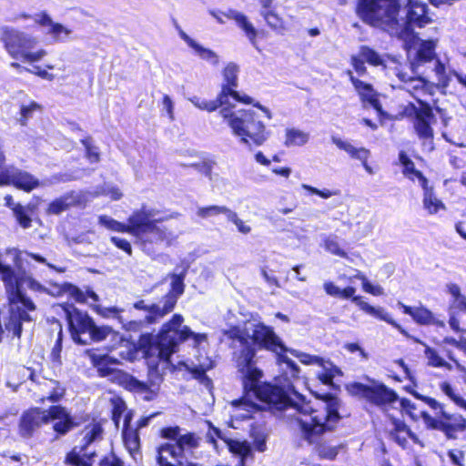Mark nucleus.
<instances>
[{"label": "nucleus", "mask_w": 466, "mask_h": 466, "mask_svg": "<svg viewBox=\"0 0 466 466\" xmlns=\"http://www.w3.org/2000/svg\"><path fill=\"white\" fill-rule=\"evenodd\" d=\"M225 335L232 339L234 347L237 343L241 350L237 355V365L242 375L245 396L240 400L232 401V417L237 420H247L259 412V407L250 398L255 397L259 400L277 403H285L287 396L285 392L270 383L261 382L262 371L255 366V350L249 345L248 339L273 352L285 350L281 339L274 330L262 323L251 324L245 330L238 327L226 330Z\"/></svg>", "instance_id": "f257e3e1"}, {"label": "nucleus", "mask_w": 466, "mask_h": 466, "mask_svg": "<svg viewBox=\"0 0 466 466\" xmlns=\"http://www.w3.org/2000/svg\"><path fill=\"white\" fill-rule=\"evenodd\" d=\"M339 400L329 397L328 400L318 403L314 407L310 401L301 397L285 411L287 416L295 417L300 429V437L321 457L334 459L340 446L327 443V433L330 431L339 420Z\"/></svg>", "instance_id": "f03ea898"}, {"label": "nucleus", "mask_w": 466, "mask_h": 466, "mask_svg": "<svg viewBox=\"0 0 466 466\" xmlns=\"http://www.w3.org/2000/svg\"><path fill=\"white\" fill-rule=\"evenodd\" d=\"M184 319L175 314L170 321L164 324L160 332L154 336L144 334L139 339L148 366L149 375L160 379L171 364L170 357L175 353L180 342L191 339L195 348H204L207 336L204 333H195L187 326H183Z\"/></svg>", "instance_id": "7ed1b4c3"}, {"label": "nucleus", "mask_w": 466, "mask_h": 466, "mask_svg": "<svg viewBox=\"0 0 466 466\" xmlns=\"http://www.w3.org/2000/svg\"><path fill=\"white\" fill-rule=\"evenodd\" d=\"M161 220H163L162 217L147 214L145 211L137 212L131 216L127 225L107 216L99 218L100 224L105 228L117 232H128L135 236L143 250L148 255H154L161 248L169 246L173 240L171 232L156 224Z\"/></svg>", "instance_id": "20e7f679"}, {"label": "nucleus", "mask_w": 466, "mask_h": 466, "mask_svg": "<svg viewBox=\"0 0 466 466\" xmlns=\"http://www.w3.org/2000/svg\"><path fill=\"white\" fill-rule=\"evenodd\" d=\"M284 348L285 350H279V352L275 353L278 355V362L284 372L285 380H287V385H285L284 387H279L278 385L273 386L283 390L285 392V395L287 396V400H285V403H283V405L282 403H275L271 401L262 400L265 403L274 405L277 410L289 411L290 410H288V408L291 407L293 402L298 401L299 397H301L305 400V398L302 395L298 394L297 392H293L295 399H292L290 396V392L293 391L290 383V379H295L299 376V369L293 360L289 359L287 356L283 355V352H290V354L298 358L301 363L319 365L320 367V370L318 371L317 377L325 385L333 387L334 379L342 376L341 370L335 366L330 361L324 360L317 356H312L304 352L298 351L296 350H289L285 346Z\"/></svg>", "instance_id": "39448f33"}, {"label": "nucleus", "mask_w": 466, "mask_h": 466, "mask_svg": "<svg viewBox=\"0 0 466 466\" xmlns=\"http://www.w3.org/2000/svg\"><path fill=\"white\" fill-rule=\"evenodd\" d=\"M231 134L245 146H261L269 137V131L258 113L251 109H234V106H223L218 112Z\"/></svg>", "instance_id": "423d86ee"}, {"label": "nucleus", "mask_w": 466, "mask_h": 466, "mask_svg": "<svg viewBox=\"0 0 466 466\" xmlns=\"http://www.w3.org/2000/svg\"><path fill=\"white\" fill-rule=\"evenodd\" d=\"M162 437L173 440L175 443H165L158 447L156 466H183L188 457H196L195 451L202 439L195 432H182L181 428L168 427L161 431Z\"/></svg>", "instance_id": "0eeeda50"}, {"label": "nucleus", "mask_w": 466, "mask_h": 466, "mask_svg": "<svg viewBox=\"0 0 466 466\" xmlns=\"http://www.w3.org/2000/svg\"><path fill=\"white\" fill-rule=\"evenodd\" d=\"M53 421V430L57 436L66 435L75 426L73 417L66 408L55 405L48 410L33 408L25 411L19 420L18 433L23 438H30L45 424Z\"/></svg>", "instance_id": "6e6552de"}, {"label": "nucleus", "mask_w": 466, "mask_h": 466, "mask_svg": "<svg viewBox=\"0 0 466 466\" xmlns=\"http://www.w3.org/2000/svg\"><path fill=\"white\" fill-rule=\"evenodd\" d=\"M0 41L13 59L24 63L39 62L47 55L46 49L35 48L38 45L37 37L12 26L5 25L0 28Z\"/></svg>", "instance_id": "1a4fd4ad"}, {"label": "nucleus", "mask_w": 466, "mask_h": 466, "mask_svg": "<svg viewBox=\"0 0 466 466\" xmlns=\"http://www.w3.org/2000/svg\"><path fill=\"white\" fill-rule=\"evenodd\" d=\"M399 8L397 0H359L356 12L364 23L381 27L393 35L400 29Z\"/></svg>", "instance_id": "9d476101"}, {"label": "nucleus", "mask_w": 466, "mask_h": 466, "mask_svg": "<svg viewBox=\"0 0 466 466\" xmlns=\"http://www.w3.org/2000/svg\"><path fill=\"white\" fill-rule=\"evenodd\" d=\"M88 357L100 377L107 378L128 390L141 392L146 390V384L116 368L119 362L115 357L95 351L88 352Z\"/></svg>", "instance_id": "9b49d317"}, {"label": "nucleus", "mask_w": 466, "mask_h": 466, "mask_svg": "<svg viewBox=\"0 0 466 466\" xmlns=\"http://www.w3.org/2000/svg\"><path fill=\"white\" fill-rule=\"evenodd\" d=\"M427 5L420 0H408L406 21H399L400 37L412 35L414 27H423L431 23V19L427 14Z\"/></svg>", "instance_id": "f8f14e48"}, {"label": "nucleus", "mask_w": 466, "mask_h": 466, "mask_svg": "<svg viewBox=\"0 0 466 466\" xmlns=\"http://www.w3.org/2000/svg\"><path fill=\"white\" fill-rule=\"evenodd\" d=\"M13 185L16 188L30 192L40 185V182L30 173L19 169L13 165L0 166V186Z\"/></svg>", "instance_id": "ddd939ff"}, {"label": "nucleus", "mask_w": 466, "mask_h": 466, "mask_svg": "<svg viewBox=\"0 0 466 466\" xmlns=\"http://www.w3.org/2000/svg\"><path fill=\"white\" fill-rule=\"evenodd\" d=\"M238 66L235 63H228L223 70L224 84L218 95V102L223 106L229 105L230 99L244 104H250L251 98L241 96L234 88L238 86Z\"/></svg>", "instance_id": "4468645a"}, {"label": "nucleus", "mask_w": 466, "mask_h": 466, "mask_svg": "<svg viewBox=\"0 0 466 466\" xmlns=\"http://www.w3.org/2000/svg\"><path fill=\"white\" fill-rule=\"evenodd\" d=\"M66 311L73 340L78 344H86V336L89 335L94 324L93 319L86 312L74 307L67 308Z\"/></svg>", "instance_id": "2eb2a0df"}, {"label": "nucleus", "mask_w": 466, "mask_h": 466, "mask_svg": "<svg viewBox=\"0 0 466 466\" xmlns=\"http://www.w3.org/2000/svg\"><path fill=\"white\" fill-rule=\"evenodd\" d=\"M350 387L354 393L361 395L378 406L391 404L398 400L397 393L384 384L367 386L361 383H354Z\"/></svg>", "instance_id": "dca6fc26"}, {"label": "nucleus", "mask_w": 466, "mask_h": 466, "mask_svg": "<svg viewBox=\"0 0 466 466\" xmlns=\"http://www.w3.org/2000/svg\"><path fill=\"white\" fill-rule=\"evenodd\" d=\"M435 117L431 107H421L416 111L413 127L415 132L421 141L424 150L432 151L434 149L433 129L431 124Z\"/></svg>", "instance_id": "f3484780"}, {"label": "nucleus", "mask_w": 466, "mask_h": 466, "mask_svg": "<svg viewBox=\"0 0 466 466\" xmlns=\"http://www.w3.org/2000/svg\"><path fill=\"white\" fill-rule=\"evenodd\" d=\"M413 41L407 44V56L413 70L435 58L436 43L433 40H420L412 35Z\"/></svg>", "instance_id": "a211bd4d"}, {"label": "nucleus", "mask_w": 466, "mask_h": 466, "mask_svg": "<svg viewBox=\"0 0 466 466\" xmlns=\"http://www.w3.org/2000/svg\"><path fill=\"white\" fill-rule=\"evenodd\" d=\"M355 292L356 289L353 287H347L343 289H340L339 298H351L352 301L365 313L380 320L386 321L400 330L402 334L408 336L407 332L390 317V315L383 308L373 307L370 305L368 302L364 301L361 297L354 296Z\"/></svg>", "instance_id": "6ab92c4d"}, {"label": "nucleus", "mask_w": 466, "mask_h": 466, "mask_svg": "<svg viewBox=\"0 0 466 466\" xmlns=\"http://www.w3.org/2000/svg\"><path fill=\"white\" fill-rule=\"evenodd\" d=\"M171 289L169 292L162 299L163 306L160 305L151 309L152 314L165 316L171 312L177 304V299L184 292V273L171 275Z\"/></svg>", "instance_id": "aec40b11"}, {"label": "nucleus", "mask_w": 466, "mask_h": 466, "mask_svg": "<svg viewBox=\"0 0 466 466\" xmlns=\"http://www.w3.org/2000/svg\"><path fill=\"white\" fill-rule=\"evenodd\" d=\"M103 430L99 424H91L81 432L82 439L78 445L75 446L71 452L76 456L86 457L90 460L95 456V451L91 450L93 443L102 439Z\"/></svg>", "instance_id": "412c9836"}, {"label": "nucleus", "mask_w": 466, "mask_h": 466, "mask_svg": "<svg viewBox=\"0 0 466 466\" xmlns=\"http://www.w3.org/2000/svg\"><path fill=\"white\" fill-rule=\"evenodd\" d=\"M347 74L350 76V80L352 83L356 91L358 92L362 103L370 105L380 115H381L382 107L378 99V94L373 89L372 86L370 84L365 83V82L356 78L352 75L351 71H348Z\"/></svg>", "instance_id": "4be33fe9"}, {"label": "nucleus", "mask_w": 466, "mask_h": 466, "mask_svg": "<svg viewBox=\"0 0 466 466\" xmlns=\"http://www.w3.org/2000/svg\"><path fill=\"white\" fill-rule=\"evenodd\" d=\"M33 20L44 27H47V34L51 35L56 41L64 42L71 34V30L61 24L55 23L45 12L35 14Z\"/></svg>", "instance_id": "5701e85b"}, {"label": "nucleus", "mask_w": 466, "mask_h": 466, "mask_svg": "<svg viewBox=\"0 0 466 466\" xmlns=\"http://www.w3.org/2000/svg\"><path fill=\"white\" fill-rule=\"evenodd\" d=\"M392 425L393 428L390 432V437L402 449H409L410 440L414 443L423 447L422 442L419 440L417 435L413 433L402 420H393Z\"/></svg>", "instance_id": "b1692460"}, {"label": "nucleus", "mask_w": 466, "mask_h": 466, "mask_svg": "<svg viewBox=\"0 0 466 466\" xmlns=\"http://www.w3.org/2000/svg\"><path fill=\"white\" fill-rule=\"evenodd\" d=\"M223 15L226 18L233 20L236 25L244 32L251 45L258 48L256 42L258 31L244 13L236 9L228 8L223 13Z\"/></svg>", "instance_id": "393cba45"}, {"label": "nucleus", "mask_w": 466, "mask_h": 466, "mask_svg": "<svg viewBox=\"0 0 466 466\" xmlns=\"http://www.w3.org/2000/svg\"><path fill=\"white\" fill-rule=\"evenodd\" d=\"M223 15L226 18L233 20L236 25L244 32L251 45L258 48L256 42L258 31L244 13L236 9L228 8L223 13Z\"/></svg>", "instance_id": "a878e982"}, {"label": "nucleus", "mask_w": 466, "mask_h": 466, "mask_svg": "<svg viewBox=\"0 0 466 466\" xmlns=\"http://www.w3.org/2000/svg\"><path fill=\"white\" fill-rule=\"evenodd\" d=\"M331 140L339 149L348 153L350 157L361 161L363 167L369 174H373L372 167L368 164V159L370 156L369 149L365 147H356L349 141L343 140L338 137H332Z\"/></svg>", "instance_id": "bb28decb"}, {"label": "nucleus", "mask_w": 466, "mask_h": 466, "mask_svg": "<svg viewBox=\"0 0 466 466\" xmlns=\"http://www.w3.org/2000/svg\"><path fill=\"white\" fill-rule=\"evenodd\" d=\"M398 305L403 309L405 314L410 315L415 322L420 325H431L437 324L443 326V322L437 321L434 318L433 313L424 307H416L412 308L410 306H406L401 302H399Z\"/></svg>", "instance_id": "cd10ccee"}, {"label": "nucleus", "mask_w": 466, "mask_h": 466, "mask_svg": "<svg viewBox=\"0 0 466 466\" xmlns=\"http://www.w3.org/2000/svg\"><path fill=\"white\" fill-rule=\"evenodd\" d=\"M441 418H443V432L449 437L456 431L466 430V419L461 414H450L441 410Z\"/></svg>", "instance_id": "c85d7f7f"}, {"label": "nucleus", "mask_w": 466, "mask_h": 466, "mask_svg": "<svg viewBox=\"0 0 466 466\" xmlns=\"http://www.w3.org/2000/svg\"><path fill=\"white\" fill-rule=\"evenodd\" d=\"M446 291L451 295L449 311L466 312V296L461 293V288L456 283H448L446 285Z\"/></svg>", "instance_id": "c756f323"}, {"label": "nucleus", "mask_w": 466, "mask_h": 466, "mask_svg": "<svg viewBox=\"0 0 466 466\" xmlns=\"http://www.w3.org/2000/svg\"><path fill=\"white\" fill-rule=\"evenodd\" d=\"M187 369L194 374L197 379H206V372L213 368V361L210 358L202 353L196 356L195 360H191L190 364H186Z\"/></svg>", "instance_id": "7c9ffc66"}, {"label": "nucleus", "mask_w": 466, "mask_h": 466, "mask_svg": "<svg viewBox=\"0 0 466 466\" xmlns=\"http://www.w3.org/2000/svg\"><path fill=\"white\" fill-rule=\"evenodd\" d=\"M122 435L125 447L131 457L135 461L140 460V440L137 431L132 429H123Z\"/></svg>", "instance_id": "2f4dec72"}, {"label": "nucleus", "mask_w": 466, "mask_h": 466, "mask_svg": "<svg viewBox=\"0 0 466 466\" xmlns=\"http://www.w3.org/2000/svg\"><path fill=\"white\" fill-rule=\"evenodd\" d=\"M309 140V134L296 127H288L285 130L284 145L287 147H302Z\"/></svg>", "instance_id": "473e14b6"}, {"label": "nucleus", "mask_w": 466, "mask_h": 466, "mask_svg": "<svg viewBox=\"0 0 466 466\" xmlns=\"http://www.w3.org/2000/svg\"><path fill=\"white\" fill-rule=\"evenodd\" d=\"M399 160L403 167V174L413 181L417 179L420 185L425 187L427 179L420 171L415 169L414 163L404 152L400 153Z\"/></svg>", "instance_id": "72a5a7b5"}, {"label": "nucleus", "mask_w": 466, "mask_h": 466, "mask_svg": "<svg viewBox=\"0 0 466 466\" xmlns=\"http://www.w3.org/2000/svg\"><path fill=\"white\" fill-rule=\"evenodd\" d=\"M86 337L87 342L89 340L99 342L106 339L107 337H111L113 339L117 341L122 340L119 334L115 332L110 327L96 326L95 323L92 326L89 335Z\"/></svg>", "instance_id": "f704fd0d"}, {"label": "nucleus", "mask_w": 466, "mask_h": 466, "mask_svg": "<svg viewBox=\"0 0 466 466\" xmlns=\"http://www.w3.org/2000/svg\"><path fill=\"white\" fill-rule=\"evenodd\" d=\"M13 212L22 228H27L31 226L33 217L35 216L34 208H32L31 206H15Z\"/></svg>", "instance_id": "c9c22d12"}, {"label": "nucleus", "mask_w": 466, "mask_h": 466, "mask_svg": "<svg viewBox=\"0 0 466 466\" xmlns=\"http://www.w3.org/2000/svg\"><path fill=\"white\" fill-rule=\"evenodd\" d=\"M439 388L456 406L466 410V400L457 392V389L449 381H441L439 384Z\"/></svg>", "instance_id": "e433bc0d"}, {"label": "nucleus", "mask_w": 466, "mask_h": 466, "mask_svg": "<svg viewBox=\"0 0 466 466\" xmlns=\"http://www.w3.org/2000/svg\"><path fill=\"white\" fill-rule=\"evenodd\" d=\"M41 106L35 101H30L28 104H22L20 107V117L18 122L21 126H26L29 119L34 114L40 111Z\"/></svg>", "instance_id": "4c0bfd02"}, {"label": "nucleus", "mask_w": 466, "mask_h": 466, "mask_svg": "<svg viewBox=\"0 0 466 466\" xmlns=\"http://www.w3.org/2000/svg\"><path fill=\"white\" fill-rule=\"evenodd\" d=\"M353 278L359 279L362 281V289L365 292L374 296H381L384 294V289L381 286L371 284L360 271L356 270V274L353 277L349 278V280L351 281Z\"/></svg>", "instance_id": "58836bf2"}, {"label": "nucleus", "mask_w": 466, "mask_h": 466, "mask_svg": "<svg viewBox=\"0 0 466 466\" xmlns=\"http://www.w3.org/2000/svg\"><path fill=\"white\" fill-rule=\"evenodd\" d=\"M260 15L272 29L281 30L284 28L282 18L273 10H260Z\"/></svg>", "instance_id": "ea45409f"}, {"label": "nucleus", "mask_w": 466, "mask_h": 466, "mask_svg": "<svg viewBox=\"0 0 466 466\" xmlns=\"http://www.w3.org/2000/svg\"><path fill=\"white\" fill-rule=\"evenodd\" d=\"M416 341L420 343L419 339H416ZM423 345L425 346L424 355L427 359V363L429 366L433 368H441L445 365L444 359L440 356L436 350L425 345L424 343Z\"/></svg>", "instance_id": "a19ab883"}, {"label": "nucleus", "mask_w": 466, "mask_h": 466, "mask_svg": "<svg viewBox=\"0 0 466 466\" xmlns=\"http://www.w3.org/2000/svg\"><path fill=\"white\" fill-rule=\"evenodd\" d=\"M190 102L198 108L201 110H206L208 112H213L219 106L222 107V106L218 102V98L217 100H205L201 99L198 96H193L189 98Z\"/></svg>", "instance_id": "79ce46f5"}, {"label": "nucleus", "mask_w": 466, "mask_h": 466, "mask_svg": "<svg viewBox=\"0 0 466 466\" xmlns=\"http://www.w3.org/2000/svg\"><path fill=\"white\" fill-rule=\"evenodd\" d=\"M160 305L161 307L163 306V300H160L158 303L157 304H151V305H147L145 303L144 300H140V301H137L134 304V308L137 309H142V310H145L147 312V315H146V319L148 323H153V322H156L159 319L163 318L164 316H158L157 314H152L151 313V309L153 307H156V306H158Z\"/></svg>", "instance_id": "37998d69"}, {"label": "nucleus", "mask_w": 466, "mask_h": 466, "mask_svg": "<svg viewBox=\"0 0 466 466\" xmlns=\"http://www.w3.org/2000/svg\"><path fill=\"white\" fill-rule=\"evenodd\" d=\"M193 50L201 59L206 60L213 66H217L219 62L218 56L214 51L206 48L199 44H198Z\"/></svg>", "instance_id": "c03bdc74"}, {"label": "nucleus", "mask_w": 466, "mask_h": 466, "mask_svg": "<svg viewBox=\"0 0 466 466\" xmlns=\"http://www.w3.org/2000/svg\"><path fill=\"white\" fill-rule=\"evenodd\" d=\"M360 56H361L364 59V61L368 62L372 66H379L382 64V58L380 57V56L373 49L368 46H362L360 48Z\"/></svg>", "instance_id": "a18cd8bd"}, {"label": "nucleus", "mask_w": 466, "mask_h": 466, "mask_svg": "<svg viewBox=\"0 0 466 466\" xmlns=\"http://www.w3.org/2000/svg\"><path fill=\"white\" fill-rule=\"evenodd\" d=\"M420 418L427 428L443 431V418H441V416L440 419H436L431 417L428 412L421 411Z\"/></svg>", "instance_id": "49530a36"}, {"label": "nucleus", "mask_w": 466, "mask_h": 466, "mask_svg": "<svg viewBox=\"0 0 466 466\" xmlns=\"http://www.w3.org/2000/svg\"><path fill=\"white\" fill-rule=\"evenodd\" d=\"M325 248L326 249L337 256L342 257V258H348L346 252L339 248V244L336 238H329L325 241Z\"/></svg>", "instance_id": "de8ad7c7"}, {"label": "nucleus", "mask_w": 466, "mask_h": 466, "mask_svg": "<svg viewBox=\"0 0 466 466\" xmlns=\"http://www.w3.org/2000/svg\"><path fill=\"white\" fill-rule=\"evenodd\" d=\"M66 462L72 466H91L92 459L88 460L86 457L76 456V452H70L66 458Z\"/></svg>", "instance_id": "09e8293b"}, {"label": "nucleus", "mask_w": 466, "mask_h": 466, "mask_svg": "<svg viewBox=\"0 0 466 466\" xmlns=\"http://www.w3.org/2000/svg\"><path fill=\"white\" fill-rule=\"evenodd\" d=\"M434 72L438 78V81L443 86H448L450 78L446 73L445 66L439 59L435 60Z\"/></svg>", "instance_id": "8fccbe9b"}, {"label": "nucleus", "mask_w": 466, "mask_h": 466, "mask_svg": "<svg viewBox=\"0 0 466 466\" xmlns=\"http://www.w3.org/2000/svg\"><path fill=\"white\" fill-rule=\"evenodd\" d=\"M228 218L234 225H236L238 230L242 234H248L251 231V228L247 225L243 220H241L237 214L229 212L228 214Z\"/></svg>", "instance_id": "3c124183"}, {"label": "nucleus", "mask_w": 466, "mask_h": 466, "mask_svg": "<svg viewBox=\"0 0 466 466\" xmlns=\"http://www.w3.org/2000/svg\"><path fill=\"white\" fill-rule=\"evenodd\" d=\"M301 188L306 191V193H304V195L306 196L316 194L321 197L322 198H329V197L337 194L336 191H331L329 189L319 190L318 188L312 187L306 184H302Z\"/></svg>", "instance_id": "603ef678"}, {"label": "nucleus", "mask_w": 466, "mask_h": 466, "mask_svg": "<svg viewBox=\"0 0 466 466\" xmlns=\"http://www.w3.org/2000/svg\"><path fill=\"white\" fill-rule=\"evenodd\" d=\"M126 410H127V406L123 400H117L114 401L112 419L115 421L116 426H118L120 419H121L123 413L126 411Z\"/></svg>", "instance_id": "864d4df0"}, {"label": "nucleus", "mask_w": 466, "mask_h": 466, "mask_svg": "<svg viewBox=\"0 0 466 466\" xmlns=\"http://www.w3.org/2000/svg\"><path fill=\"white\" fill-rule=\"evenodd\" d=\"M192 166L201 174L209 177L213 169L214 162L211 160H203L194 163Z\"/></svg>", "instance_id": "5fc2aeb1"}, {"label": "nucleus", "mask_w": 466, "mask_h": 466, "mask_svg": "<svg viewBox=\"0 0 466 466\" xmlns=\"http://www.w3.org/2000/svg\"><path fill=\"white\" fill-rule=\"evenodd\" d=\"M162 107H163V110L166 112L169 121H174L175 120L174 102L169 96L165 95L163 96Z\"/></svg>", "instance_id": "6e6d98bb"}, {"label": "nucleus", "mask_w": 466, "mask_h": 466, "mask_svg": "<svg viewBox=\"0 0 466 466\" xmlns=\"http://www.w3.org/2000/svg\"><path fill=\"white\" fill-rule=\"evenodd\" d=\"M99 466H124V463L114 453H110L100 461Z\"/></svg>", "instance_id": "4d7b16f0"}, {"label": "nucleus", "mask_w": 466, "mask_h": 466, "mask_svg": "<svg viewBox=\"0 0 466 466\" xmlns=\"http://www.w3.org/2000/svg\"><path fill=\"white\" fill-rule=\"evenodd\" d=\"M86 147V157L91 163H96L99 160V154L96 147H92L87 140H83Z\"/></svg>", "instance_id": "13d9d810"}, {"label": "nucleus", "mask_w": 466, "mask_h": 466, "mask_svg": "<svg viewBox=\"0 0 466 466\" xmlns=\"http://www.w3.org/2000/svg\"><path fill=\"white\" fill-rule=\"evenodd\" d=\"M425 86V81L421 77H410L409 78V85L407 86H404L405 89L408 91L410 90H420L422 89Z\"/></svg>", "instance_id": "bf43d9fd"}, {"label": "nucleus", "mask_w": 466, "mask_h": 466, "mask_svg": "<svg viewBox=\"0 0 466 466\" xmlns=\"http://www.w3.org/2000/svg\"><path fill=\"white\" fill-rule=\"evenodd\" d=\"M121 310L117 308H105L100 310L102 316L106 318H113L119 320L120 323H124L122 317L120 316Z\"/></svg>", "instance_id": "052dcab7"}, {"label": "nucleus", "mask_w": 466, "mask_h": 466, "mask_svg": "<svg viewBox=\"0 0 466 466\" xmlns=\"http://www.w3.org/2000/svg\"><path fill=\"white\" fill-rule=\"evenodd\" d=\"M111 241L120 249L124 250L125 252H127L128 255H131V252H132V248H131V245L130 243L124 239V238H118V237H112L111 238Z\"/></svg>", "instance_id": "680f3d73"}, {"label": "nucleus", "mask_w": 466, "mask_h": 466, "mask_svg": "<svg viewBox=\"0 0 466 466\" xmlns=\"http://www.w3.org/2000/svg\"><path fill=\"white\" fill-rule=\"evenodd\" d=\"M449 459L452 461L453 464L457 466H462V462L464 460V454L460 450H451L448 452Z\"/></svg>", "instance_id": "e2e57ef3"}, {"label": "nucleus", "mask_w": 466, "mask_h": 466, "mask_svg": "<svg viewBox=\"0 0 466 466\" xmlns=\"http://www.w3.org/2000/svg\"><path fill=\"white\" fill-rule=\"evenodd\" d=\"M364 62V59L360 55L351 57V65L359 75H363L366 72Z\"/></svg>", "instance_id": "0e129e2a"}, {"label": "nucleus", "mask_w": 466, "mask_h": 466, "mask_svg": "<svg viewBox=\"0 0 466 466\" xmlns=\"http://www.w3.org/2000/svg\"><path fill=\"white\" fill-rule=\"evenodd\" d=\"M29 73L38 76L39 77L52 81L55 78V76L45 69H41L39 66H33L30 68Z\"/></svg>", "instance_id": "69168bd1"}, {"label": "nucleus", "mask_w": 466, "mask_h": 466, "mask_svg": "<svg viewBox=\"0 0 466 466\" xmlns=\"http://www.w3.org/2000/svg\"><path fill=\"white\" fill-rule=\"evenodd\" d=\"M65 395V389L59 386H56L53 389V391L46 398L51 402H58Z\"/></svg>", "instance_id": "338daca9"}, {"label": "nucleus", "mask_w": 466, "mask_h": 466, "mask_svg": "<svg viewBox=\"0 0 466 466\" xmlns=\"http://www.w3.org/2000/svg\"><path fill=\"white\" fill-rule=\"evenodd\" d=\"M324 290L326 293L332 297H339L340 289L336 286L333 282L327 281L323 284Z\"/></svg>", "instance_id": "774afa93"}]
</instances>
